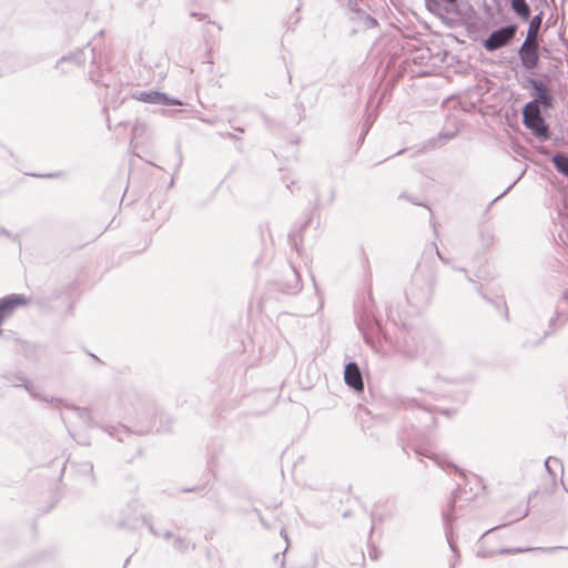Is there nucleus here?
<instances>
[{"label": "nucleus", "instance_id": "f8f14e48", "mask_svg": "<svg viewBox=\"0 0 568 568\" xmlns=\"http://www.w3.org/2000/svg\"><path fill=\"white\" fill-rule=\"evenodd\" d=\"M448 3H455L457 0H445Z\"/></svg>", "mask_w": 568, "mask_h": 568}, {"label": "nucleus", "instance_id": "7ed1b4c3", "mask_svg": "<svg viewBox=\"0 0 568 568\" xmlns=\"http://www.w3.org/2000/svg\"><path fill=\"white\" fill-rule=\"evenodd\" d=\"M519 55L526 69L536 68L539 61L538 42L525 40L519 50Z\"/></svg>", "mask_w": 568, "mask_h": 568}, {"label": "nucleus", "instance_id": "9b49d317", "mask_svg": "<svg viewBox=\"0 0 568 568\" xmlns=\"http://www.w3.org/2000/svg\"><path fill=\"white\" fill-rule=\"evenodd\" d=\"M562 484H564L566 490L568 491V476L562 479Z\"/></svg>", "mask_w": 568, "mask_h": 568}, {"label": "nucleus", "instance_id": "f03ea898", "mask_svg": "<svg viewBox=\"0 0 568 568\" xmlns=\"http://www.w3.org/2000/svg\"><path fill=\"white\" fill-rule=\"evenodd\" d=\"M516 26H507L503 29L494 31L485 41L484 47L488 51L497 50L506 45L516 34Z\"/></svg>", "mask_w": 568, "mask_h": 568}, {"label": "nucleus", "instance_id": "9d476101", "mask_svg": "<svg viewBox=\"0 0 568 568\" xmlns=\"http://www.w3.org/2000/svg\"><path fill=\"white\" fill-rule=\"evenodd\" d=\"M369 556H371V558H372V559L376 560V558H377V554H376V548H375V547H373V548L371 549V551H369Z\"/></svg>", "mask_w": 568, "mask_h": 568}, {"label": "nucleus", "instance_id": "20e7f679", "mask_svg": "<svg viewBox=\"0 0 568 568\" xmlns=\"http://www.w3.org/2000/svg\"><path fill=\"white\" fill-rule=\"evenodd\" d=\"M344 377L346 384L354 388L355 390L362 392L364 389L362 374L359 372L358 366L355 363H349L346 365Z\"/></svg>", "mask_w": 568, "mask_h": 568}, {"label": "nucleus", "instance_id": "0eeeda50", "mask_svg": "<svg viewBox=\"0 0 568 568\" xmlns=\"http://www.w3.org/2000/svg\"><path fill=\"white\" fill-rule=\"evenodd\" d=\"M511 9L519 16L521 19L527 20L530 16V9L525 0H510Z\"/></svg>", "mask_w": 568, "mask_h": 568}, {"label": "nucleus", "instance_id": "6e6552de", "mask_svg": "<svg viewBox=\"0 0 568 568\" xmlns=\"http://www.w3.org/2000/svg\"><path fill=\"white\" fill-rule=\"evenodd\" d=\"M555 168L566 176H568V158L565 155H555L552 159Z\"/></svg>", "mask_w": 568, "mask_h": 568}, {"label": "nucleus", "instance_id": "f257e3e1", "mask_svg": "<svg viewBox=\"0 0 568 568\" xmlns=\"http://www.w3.org/2000/svg\"><path fill=\"white\" fill-rule=\"evenodd\" d=\"M524 124L537 136H547L548 128L540 114L538 101L527 103L523 111Z\"/></svg>", "mask_w": 568, "mask_h": 568}, {"label": "nucleus", "instance_id": "1a4fd4ad", "mask_svg": "<svg viewBox=\"0 0 568 568\" xmlns=\"http://www.w3.org/2000/svg\"><path fill=\"white\" fill-rule=\"evenodd\" d=\"M538 98H539V101L541 103H544L545 105L550 104L551 99H550V95L546 91H540Z\"/></svg>", "mask_w": 568, "mask_h": 568}, {"label": "nucleus", "instance_id": "423d86ee", "mask_svg": "<svg viewBox=\"0 0 568 568\" xmlns=\"http://www.w3.org/2000/svg\"><path fill=\"white\" fill-rule=\"evenodd\" d=\"M541 23H542V14L541 13L535 16L530 20L526 40L534 41V42L537 41V37H538L539 29L541 27Z\"/></svg>", "mask_w": 568, "mask_h": 568}, {"label": "nucleus", "instance_id": "39448f33", "mask_svg": "<svg viewBox=\"0 0 568 568\" xmlns=\"http://www.w3.org/2000/svg\"><path fill=\"white\" fill-rule=\"evenodd\" d=\"M133 98L138 101L148 103L179 104L175 101H170L165 94L156 91L140 92L138 94H134Z\"/></svg>", "mask_w": 568, "mask_h": 568}]
</instances>
